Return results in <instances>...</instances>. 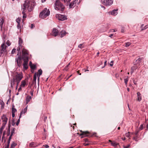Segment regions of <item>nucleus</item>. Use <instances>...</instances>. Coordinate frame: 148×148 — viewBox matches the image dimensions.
Here are the masks:
<instances>
[{
  "label": "nucleus",
  "instance_id": "f257e3e1",
  "mask_svg": "<svg viewBox=\"0 0 148 148\" xmlns=\"http://www.w3.org/2000/svg\"><path fill=\"white\" fill-rule=\"evenodd\" d=\"M23 77V76L22 73H18L16 72H15L14 75V76L13 77V78L11 80L10 84L11 88H13V86L14 85L15 82H16L17 83L16 88V89L19 83L22 79Z\"/></svg>",
  "mask_w": 148,
  "mask_h": 148
},
{
  "label": "nucleus",
  "instance_id": "f03ea898",
  "mask_svg": "<svg viewBox=\"0 0 148 148\" xmlns=\"http://www.w3.org/2000/svg\"><path fill=\"white\" fill-rule=\"evenodd\" d=\"M30 1L28 0H26L25 1V3L23 4V6L22 7V10H26L27 8L28 9L30 7ZM31 6L30 8V9H29L28 11H31L33 7L36 5V3L34 1H32L31 3Z\"/></svg>",
  "mask_w": 148,
  "mask_h": 148
},
{
  "label": "nucleus",
  "instance_id": "7ed1b4c3",
  "mask_svg": "<svg viewBox=\"0 0 148 148\" xmlns=\"http://www.w3.org/2000/svg\"><path fill=\"white\" fill-rule=\"evenodd\" d=\"M55 9L57 10L63 12L64 9V6L59 0H56L54 4Z\"/></svg>",
  "mask_w": 148,
  "mask_h": 148
},
{
  "label": "nucleus",
  "instance_id": "20e7f679",
  "mask_svg": "<svg viewBox=\"0 0 148 148\" xmlns=\"http://www.w3.org/2000/svg\"><path fill=\"white\" fill-rule=\"evenodd\" d=\"M50 12L49 9L45 8L40 13L39 17L42 19L45 18L49 15Z\"/></svg>",
  "mask_w": 148,
  "mask_h": 148
},
{
  "label": "nucleus",
  "instance_id": "39448f33",
  "mask_svg": "<svg viewBox=\"0 0 148 148\" xmlns=\"http://www.w3.org/2000/svg\"><path fill=\"white\" fill-rule=\"evenodd\" d=\"M7 47V46L5 45V42L1 44L0 49V56L1 57L3 56L5 53L6 52V49Z\"/></svg>",
  "mask_w": 148,
  "mask_h": 148
},
{
  "label": "nucleus",
  "instance_id": "423d86ee",
  "mask_svg": "<svg viewBox=\"0 0 148 148\" xmlns=\"http://www.w3.org/2000/svg\"><path fill=\"white\" fill-rule=\"evenodd\" d=\"M103 4L106 6H110L112 4L113 0H101Z\"/></svg>",
  "mask_w": 148,
  "mask_h": 148
},
{
  "label": "nucleus",
  "instance_id": "0eeeda50",
  "mask_svg": "<svg viewBox=\"0 0 148 148\" xmlns=\"http://www.w3.org/2000/svg\"><path fill=\"white\" fill-rule=\"evenodd\" d=\"M56 17L59 20L64 21L67 19L66 16L60 14H56Z\"/></svg>",
  "mask_w": 148,
  "mask_h": 148
},
{
  "label": "nucleus",
  "instance_id": "6e6552de",
  "mask_svg": "<svg viewBox=\"0 0 148 148\" xmlns=\"http://www.w3.org/2000/svg\"><path fill=\"white\" fill-rule=\"evenodd\" d=\"M52 35L55 36H56L58 35V30L56 28H53L52 31Z\"/></svg>",
  "mask_w": 148,
  "mask_h": 148
},
{
  "label": "nucleus",
  "instance_id": "1a4fd4ad",
  "mask_svg": "<svg viewBox=\"0 0 148 148\" xmlns=\"http://www.w3.org/2000/svg\"><path fill=\"white\" fill-rule=\"evenodd\" d=\"M3 123L6 124L8 120V119L5 115H3L1 118Z\"/></svg>",
  "mask_w": 148,
  "mask_h": 148
},
{
  "label": "nucleus",
  "instance_id": "9d476101",
  "mask_svg": "<svg viewBox=\"0 0 148 148\" xmlns=\"http://www.w3.org/2000/svg\"><path fill=\"white\" fill-rule=\"evenodd\" d=\"M82 132V133L80 134L81 136H83L84 137L88 136V134L89 132L88 131Z\"/></svg>",
  "mask_w": 148,
  "mask_h": 148
},
{
  "label": "nucleus",
  "instance_id": "9b49d317",
  "mask_svg": "<svg viewBox=\"0 0 148 148\" xmlns=\"http://www.w3.org/2000/svg\"><path fill=\"white\" fill-rule=\"evenodd\" d=\"M27 106L26 107H25L24 109L22 110L21 112L20 113V114L19 116V118H20L21 117V116L22 114H25L27 112Z\"/></svg>",
  "mask_w": 148,
  "mask_h": 148
},
{
  "label": "nucleus",
  "instance_id": "f8f14e48",
  "mask_svg": "<svg viewBox=\"0 0 148 148\" xmlns=\"http://www.w3.org/2000/svg\"><path fill=\"white\" fill-rule=\"evenodd\" d=\"M137 100L139 101H140L142 99L141 95L139 92H137Z\"/></svg>",
  "mask_w": 148,
  "mask_h": 148
},
{
  "label": "nucleus",
  "instance_id": "ddd939ff",
  "mask_svg": "<svg viewBox=\"0 0 148 148\" xmlns=\"http://www.w3.org/2000/svg\"><path fill=\"white\" fill-rule=\"evenodd\" d=\"M66 33V32L65 31H62L61 32L60 34H59V35L60 36L61 38H62L64 36Z\"/></svg>",
  "mask_w": 148,
  "mask_h": 148
},
{
  "label": "nucleus",
  "instance_id": "4468645a",
  "mask_svg": "<svg viewBox=\"0 0 148 148\" xmlns=\"http://www.w3.org/2000/svg\"><path fill=\"white\" fill-rule=\"evenodd\" d=\"M23 59L24 60V62H27L28 61V56H23Z\"/></svg>",
  "mask_w": 148,
  "mask_h": 148
},
{
  "label": "nucleus",
  "instance_id": "2eb2a0df",
  "mask_svg": "<svg viewBox=\"0 0 148 148\" xmlns=\"http://www.w3.org/2000/svg\"><path fill=\"white\" fill-rule=\"evenodd\" d=\"M21 59V58L20 56H18V58L16 59L15 61L17 62V64L18 66H19L20 61Z\"/></svg>",
  "mask_w": 148,
  "mask_h": 148
},
{
  "label": "nucleus",
  "instance_id": "dca6fc26",
  "mask_svg": "<svg viewBox=\"0 0 148 148\" xmlns=\"http://www.w3.org/2000/svg\"><path fill=\"white\" fill-rule=\"evenodd\" d=\"M118 10H114L111 12V14L112 15L115 16L116 15L118 12H117Z\"/></svg>",
  "mask_w": 148,
  "mask_h": 148
},
{
  "label": "nucleus",
  "instance_id": "f3484780",
  "mask_svg": "<svg viewBox=\"0 0 148 148\" xmlns=\"http://www.w3.org/2000/svg\"><path fill=\"white\" fill-rule=\"evenodd\" d=\"M26 83L25 80H23L21 81V84L20 86L22 87H24L26 85Z\"/></svg>",
  "mask_w": 148,
  "mask_h": 148
},
{
  "label": "nucleus",
  "instance_id": "a211bd4d",
  "mask_svg": "<svg viewBox=\"0 0 148 148\" xmlns=\"http://www.w3.org/2000/svg\"><path fill=\"white\" fill-rule=\"evenodd\" d=\"M32 97L30 96H27L26 99V104H27L28 103V102L30 101V100L31 99Z\"/></svg>",
  "mask_w": 148,
  "mask_h": 148
},
{
  "label": "nucleus",
  "instance_id": "6ab92c4d",
  "mask_svg": "<svg viewBox=\"0 0 148 148\" xmlns=\"http://www.w3.org/2000/svg\"><path fill=\"white\" fill-rule=\"evenodd\" d=\"M10 125H9L8 126V128L7 129L6 134L8 136H9L10 135Z\"/></svg>",
  "mask_w": 148,
  "mask_h": 148
},
{
  "label": "nucleus",
  "instance_id": "aec40b11",
  "mask_svg": "<svg viewBox=\"0 0 148 148\" xmlns=\"http://www.w3.org/2000/svg\"><path fill=\"white\" fill-rule=\"evenodd\" d=\"M137 68V67L136 66H133L131 68V71L130 72V73L132 75V73L134 72L136 70V69Z\"/></svg>",
  "mask_w": 148,
  "mask_h": 148
},
{
  "label": "nucleus",
  "instance_id": "412c9836",
  "mask_svg": "<svg viewBox=\"0 0 148 148\" xmlns=\"http://www.w3.org/2000/svg\"><path fill=\"white\" fill-rule=\"evenodd\" d=\"M23 56H28V53L27 50L23 49L22 51Z\"/></svg>",
  "mask_w": 148,
  "mask_h": 148
},
{
  "label": "nucleus",
  "instance_id": "4be33fe9",
  "mask_svg": "<svg viewBox=\"0 0 148 148\" xmlns=\"http://www.w3.org/2000/svg\"><path fill=\"white\" fill-rule=\"evenodd\" d=\"M28 63L24 62L23 65V68L24 69H27L28 68Z\"/></svg>",
  "mask_w": 148,
  "mask_h": 148
},
{
  "label": "nucleus",
  "instance_id": "5701e85b",
  "mask_svg": "<svg viewBox=\"0 0 148 148\" xmlns=\"http://www.w3.org/2000/svg\"><path fill=\"white\" fill-rule=\"evenodd\" d=\"M3 22H4V21H3V19L2 18L0 20V26L1 27V29H2V26H3Z\"/></svg>",
  "mask_w": 148,
  "mask_h": 148
},
{
  "label": "nucleus",
  "instance_id": "b1692460",
  "mask_svg": "<svg viewBox=\"0 0 148 148\" xmlns=\"http://www.w3.org/2000/svg\"><path fill=\"white\" fill-rule=\"evenodd\" d=\"M23 41L21 38H19V40L18 41V44L19 45V46L21 47V44L22 43Z\"/></svg>",
  "mask_w": 148,
  "mask_h": 148
},
{
  "label": "nucleus",
  "instance_id": "393cba45",
  "mask_svg": "<svg viewBox=\"0 0 148 148\" xmlns=\"http://www.w3.org/2000/svg\"><path fill=\"white\" fill-rule=\"evenodd\" d=\"M74 3L72 2H71L69 4V7L70 8L74 7Z\"/></svg>",
  "mask_w": 148,
  "mask_h": 148
},
{
  "label": "nucleus",
  "instance_id": "a878e982",
  "mask_svg": "<svg viewBox=\"0 0 148 148\" xmlns=\"http://www.w3.org/2000/svg\"><path fill=\"white\" fill-rule=\"evenodd\" d=\"M111 144L112 146L115 147L117 145H118V143H117L116 142L114 141L112 142L111 143Z\"/></svg>",
  "mask_w": 148,
  "mask_h": 148
},
{
  "label": "nucleus",
  "instance_id": "bb28decb",
  "mask_svg": "<svg viewBox=\"0 0 148 148\" xmlns=\"http://www.w3.org/2000/svg\"><path fill=\"white\" fill-rule=\"evenodd\" d=\"M22 10V13L23 14V18H26L27 16H26V15L25 14V10Z\"/></svg>",
  "mask_w": 148,
  "mask_h": 148
},
{
  "label": "nucleus",
  "instance_id": "cd10ccee",
  "mask_svg": "<svg viewBox=\"0 0 148 148\" xmlns=\"http://www.w3.org/2000/svg\"><path fill=\"white\" fill-rule=\"evenodd\" d=\"M31 68L33 70H34L36 68V66L34 64L30 65Z\"/></svg>",
  "mask_w": 148,
  "mask_h": 148
},
{
  "label": "nucleus",
  "instance_id": "c85d7f7f",
  "mask_svg": "<svg viewBox=\"0 0 148 148\" xmlns=\"http://www.w3.org/2000/svg\"><path fill=\"white\" fill-rule=\"evenodd\" d=\"M16 111V110L14 108V106H13L12 108V113H14Z\"/></svg>",
  "mask_w": 148,
  "mask_h": 148
},
{
  "label": "nucleus",
  "instance_id": "c756f323",
  "mask_svg": "<svg viewBox=\"0 0 148 148\" xmlns=\"http://www.w3.org/2000/svg\"><path fill=\"white\" fill-rule=\"evenodd\" d=\"M29 146L31 147H35L36 146V145L34 143L32 142L30 143Z\"/></svg>",
  "mask_w": 148,
  "mask_h": 148
},
{
  "label": "nucleus",
  "instance_id": "7c9ffc66",
  "mask_svg": "<svg viewBox=\"0 0 148 148\" xmlns=\"http://www.w3.org/2000/svg\"><path fill=\"white\" fill-rule=\"evenodd\" d=\"M15 128H13L11 130L10 135L12 136L13 134L15 133Z\"/></svg>",
  "mask_w": 148,
  "mask_h": 148
},
{
  "label": "nucleus",
  "instance_id": "2f4dec72",
  "mask_svg": "<svg viewBox=\"0 0 148 148\" xmlns=\"http://www.w3.org/2000/svg\"><path fill=\"white\" fill-rule=\"evenodd\" d=\"M42 70L41 69H39L38 71V72L39 75V76L38 77V80H39V76L42 74Z\"/></svg>",
  "mask_w": 148,
  "mask_h": 148
},
{
  "label": "nucleus",
  "instance_id": "473e14b6",
  "mask_svg": "<svg viewBox=\"0 0 148 148\" xmlns=\"http://www.w3.org/2000/svg\"><path fill=\"white\" fill-rule=\"evenodd\" d=\"M36 73H35L33 77V81L35 83H36Z\"/></svg>",
  "mask_w": 148,
  "mask_h": 148
},
{
  "label": "nucleus",
  "instance_id": "72a5a7b5",
  "mask_svg": "<svg viewBox=\"0 0 148 148\" xmlns=\"http://www.w3.org/2000/svg\"><path fill=\"white\" fill-rule=\"evenodd\" d=\"M16 144L13 142L11 145V147H12V148H14L15 146L16 145Z\"/></svg>",
  "mask_w": 148,
  "mask_h": 148
},
{
  "label": "nucleus",
  "instance_id": "f704fd0d",
  "mask_svg": "<svg viewBox=\"0 0 148 148\" xmlns=\"http://www.w3.org/2000/svg\"><path fill=\"white\" fill-rule=\"evenodd\" d=\"M131 44V43L130 42H127L125 43V46L126 47H128Z\"/></svg>",
  "mask_w": 148,
  "mask_h": 148
},
{
  "label": "nucleus",
  "instance_id": "c9c22d12",
  "mask_svg": "<svg viewBox=\"0 0 148 148\" xmlns=\"http://www.w3.org/2000/svg\"><path fill=\"white\" fill-rule=\"evenodd\" d=\"M6 124H3V123L2 124V126H1V128L0 129L1 130H3L4 129L5 127V125Z\"/></svg>",
  "mask_w": 148,
  "mask_h": 148
},
{
  "label": "nucleus",
  "instance_id": "e433bc0d",
  "mask_svg": "<svg viewBox=\"0 0 148 148\" xmlns=\"http://www.w3.org/2000/svg\"><path fill=\"white\" fill-rule=\"evenodd\" d=\"M141 59L140 58H138L137 59L136 61V62L137 63V64H139L141 61Z\"/></svg>",
  "mask_w": 148,
  "mask_h": 148
},
{
  "label": "nucleus",
  "instance_id": "4c0bfd02",
  "mask_svg": "<svg viewBox=\"0 0 148 148\" xmlns=\"http://www.w3.org/2000/svg\"><path fill=\"white\" fill-rule=\"evenodd\" d=\"M6 44L8 45V46H9L10 45L11 43L9 40H7L6 42Z\"/></svg>",
  "mask_w": 148,
  "mask_h": 148
},
{
  "label": "nucleus",
  "instance_id": "58836bf2",
  "mask_svg": "<svg viewBox=\"0 0 148 148\" xmlns=\"http://www.w3.org/2000/svg\"><path fill=\"white\" fill-rule=\"evenodd\" d=\"M16 21L18 23H20V18H18L16 19Z\"/></svg>",
  "mask_w": 148,
  "mask_h": 148
},
{
  "label": "nucleus",
  "instance_id": "ea45409f",
  "mask_svg": "<svg viewBox=\"0 0 148 148\" xmlns=\"http://www.w3.org/2000/svg\"><path fill=\"white\" fill-rule=\"evenodd\" d=\"M148 28V24L147 25H146V26H145L144 27V28L142 29H141V31H143L144 29H146L147 28Z\"/></svg>",
  "mask_w": 148,
  "mask_h": 148
},
{
  "label": "nucleus",
  "instance_id": "a19ab883",
  "mask_svg": "<svg viewBox=\"0 0 148 148\" xmlns=\"http://www.w3.org/2000/svg\"><path fill=\"white\" fill-rule=\"evenodd\" d=\"M125 136L127 137H130V132H128L126 133L125 134Z\"/></svg>",
  "mask_w": 148,
  "mask_h": 148
},
{
  "label": "nucleus",
  "instance_id": "79ce46f5",
  "mask_svg": "<svg viewBox=\"0 0 148 148\" xmlns=\"http://www.w3.org/2000/svg\"><path fill=\"white\" fill-rule=\"evenodd\" d=\"M128 81V79H124V82L126 85H127Z\"/></svg>",
  "mask_w": 148,
  "mask_h": 148
},
{
  "label": "nucleus",
  "instance_id": "37998d69",
  "mask_svg": "<svg viewBox=\"0 0 148 148\" xmlns=\"http://www.w3.org/2000/svg\"><path fill=\"white\" fill-rule=\"evenodd\" d=\"M16 50V49L14 48L13 49L11 52V53L12 54H13L15 52Z\"/></svg>",
  "mask_w": 148,
  "mask_h": 148
},
{
  "label": "nucleus",
  "instance_id": "c03bdc74",
  "mask_svg": "<svg viewBox=\"0 0 148 148\" xmlns=\"http://www.w3.org/2000/svg\"><path fill=\"white\" fill-rule=\"evenodd\" d=\"M130 146V145H128L126 146H124V148H128Z\"/></svg>",
  "mask_w": 148,
  "mask_h": 148
},
{
  "label": "nucleus",
  "instance_id": "a18cd8bd",
  "mask_svg": "<svg viewBox=\"0 0 148 148\" xmlns=\"http://www.w3.org/2000/svg\"><path fill=\"white\" fill-rule=\"evenodd\" d=\"M82 44H80L78 46V47H79L80 48H82L83 47H82Z\"/></svg>",
  "mask_w": 148,
  "mask_h": 148
},
{
  "label": "nucleus",
  "instance_id": "49530a36",
  "mask_svg": "<svg viewBox=\"0 0 148 148\" xmlns=\"http://www.w3.org/2000/svg\"><path fill=\"white\" fill-rule=\"evenodd\" d=\"M20 119L19 118V119L18 120V121H17V122L16 123V125H18V124L19 123V122H20Z\"/></svg>",
  "mask_w": 148,
  "mask_h": 148
},
{
  "label": "nucleus",
  "instance_id": "de8ad7c7",
  "mask_svg": "<svg viewBox=\"0 0 148 148\" xmlns=\"http://www.w3.org/2000/svg\"><path fill=\"white\" fill-rule=\"evenodd\" d=\"M69 64H70V63H69V64H68L67 65H66V67H65V70H67V68H68V66H69Z\"/></svg>",
  "mask_w": 148,
  "mask_h": 148
},
{
  "label": "nucleus",
  "instance_id": "09e8293b",
  "mask_svg": "<svg viewBox=\"0 0 148 148\" xmlns=\"http://www.w3.org/2000/svg\"><path fill=\"white\" fill-rule=\"evenodd\" d=\"M5 134H6V132L5 131H4L3 132V136H2V139L3 138V137H4V136H5Z\"/></svg>",
  "mask_w": 148,
  "mask_h": 148
},
{
  "label": "nucleus",
  "instance_id": "8fccbe9b",
  "mask_svg": "<svg viewBox=\"0 0 148 148\" xmlns=\"http://www.w3.org/2000/svg\"><path fill=\"white\" fill-rule=\"evenodd\" d=\"M143 125L142 124L140 125V126L139 127V129L140 130H142L143 129Z\"/></svg>",
  "mask_w": 148,
  "mask_h": 148
},
{
  "label": "nucleus",
  "instance_id": "3c124183",
  "mask_svg": "<svg viewBox=\"0 0 148 148\" xmlns=\"http://www.w3.org/2000/svg\"><path fill=\"white\" fill-rule=\"evenodd\" d=\"M12 135H10V136H9V137L8 138V140H10V141L11 138H12Z\"/></svg>",
  "mask_w": 148,
  "mask_h": 148
},
{
  "label": "nucleus",
  "instance_id": "603ef678",
  "mask_svg": "<svg viewBox=\"0 0 148 148\" xmlns=\"http://www.w3.org/2000/svg\"><path fill=\"white\" fill-rule=\"evenodd\" d=\"M34 24H31V29H32L34 27Z\"/></svg>",
  "mask_w": 148,
  "mask_h": 148
},
{
  "label": "nucleus",
  "instance_id": "864d4df0",
  "mask_svg": "<svg viewBox=\"0 0 148 148\" xmlns=\"http://www.w3.org/2000/svg\"><path fill=\"white\" fill-rule=\"evenodd\" d=\"M113 61H111L110 62V65L111 66H112L113 65Z\"/></svg>",
  "mask_w": 148,
  "mask_h": 148
},
{
  "label": "nucleus",
  "instance_id": "5fc2aeb1",
  "mask_svg": "<svg viewBox=\"0 0 148 148\" xmlns=\"http://www.w3.org/2000/svg\"><path fill=\"white\" fill-rule=\"evenodd\" d=\"M20 47L19 46V47H18L17 49V50L18 51H19L20 50V47Z\"/></svg>",
  "mask_w": 148,
  "mask_h": 148
},
{
  "label": "nucleus",
  "instance_id": "6e6d98bb",
  "mask_svg": "<svg viewBox=\"0 0 148 148\" xmlns=\"http://www.w3.org/2000/svg\"><path fill=\"white\" fill-rule=\"evenodd\" d=\"M21 88H22V87H21V86H20V87L19 88H18V91H20L21 90H22Z\"/></svg>",
  "mask_w": 148,
  "mask_h": 148
},
{
  "label": "nucleus",
  "instance_id": "4d7b16f0",
  "mask_svg": "<svg viewBox=\"0 0 148 148\" xmlns=\"http://www.w3.org/2000/svg\"><path fill=\"white\" fill-rule=\"evenodd\" d=\"M89 145V143H84V145L85 146H87L88 145Z\"/></svg>",
  "mask_w": 148,
  "mask_h": 148
},
{
  "label": "nucleus",
  "instance_id": "13d9d810",
  "mask_svg": "<svg viewBox=\"0 0 148 148\" xmlns=\"http://www.w3.org/2000/svg\"><path fill=\"white\" fill-rule=\"evenodd\" d=\"M12 117H14L15 116V114L14 113H12Z\"/></svg>",
  "mask_w": 148,
  "mask_h": 148
},
{
  "label": "nucleus",
  "instance_id": "bf43d9fd",
  "mask_svg": "<svg viewBox=\"0 0 148 148\" xmlns=\"http://www.w3.org/2000/svg\"><path fill=\"white\" fill-rule=\"evenodd\" d=\"M77 0H74L73 1V2L75 4L76 2H77Z\"/></svg>",
  "mask_w": 148,
  "mask_h": 148
},
{
  "label": "nucleus",
  "instance_id": "052dcab7",
  "mask_svg": "<svg viewBox=\"0 0 148 148\" xmlns=\"http://www.w3.org/2000/svg\"><path fill=\"white\" fill-rule=\"evenodd\" d=\"M45 147L46 148H48L49 147V146L47 145H45Z\"/></svg>",
  "mask_w": 148,
  "mask_h": 148
},
{
  "label": "nucleus",
  "instance_id": "680f3d73",
  "mask_svg": "<svg viewBox=\"0 0 148 148\" xmlns=\"http://www.w3.org/2000/svg\"><path fill=\"white\" fill-rule=\"evenodd\" d=\"M143 26H144V24H142L141 25V27H140V28L141 29H142L144 28L143 27Z\"/></svg>",
  "mask_w": 148,
  "mask_h": 148
},
{
  "label": "nucleus",
  "instance_id": "e2e57ef3",
  "mask_svg": "<svg viewBox=\"0 0 148 148\" xmlns=\"http://www.w3.org/2000/svg\"><path fill=\"white\" fill-rule=\"evenodd\" d=\"M3 130H1L0 129V135L1 136L3 132Z\"/></svg>",
  "mask_w": 148,
  "mask_h": 148
},
{
  "label": "nucleus",
  "instance_id": "0e129e2a",
  "mask_svg": "<svg viewBox=\"0 0 148 148\" xmlns=\"http://www.w3.org/2000/svg\"><path fill=\"white\" fill-rule=\"evenodd\" d=\"M106 63H107V61L106 60L105 62H104V66H106Z\"/></svg>",
  "mask_w": 148,
  "mask_h": 148
},
{
  "label": "nucleus",
  "instance_id": "69168bd1",
  "mask_svg": "<svg viewBox=\"0 0 148 148\" xmlns=\"http://www.w3.org/2000/svg\"><path fill=\"white\" fill-rule=\"evenodd\" d=\"M101 7L103 8L104 10H105V8L104 6L103 5H101Z\"/></svg>",
  "mask_w": 148,
  "mask_h": 148
},
{
  "label": "nucleus",
  "instance_id": "338daca9",
  "mask_svg": "<svg viewBox=\"0 0 148 148\" xmlns=\"http://www.w3.org/2000/svg\"><path fill=\"white\" fill-rule=\"evenodd\" d=\"M77 73L79 75H81V73H80L79 72V71H77Z\"/></svg>",
  "mask_w": 148,
  "mask_h": 148
},
{
  "label": "nucleus",
  "instance_id": "774afa93",
  "mask_svg": "<svg viewBox=\"0 0 148 148\" xmlns=\"http://www.w3.org/2000/svg\"><path fill=\"white\" fill-rule=\"evenodd\" d=\"M9 146L8 145H7L5 147V148H9Z\"/></svg>",
  "mask_w": 148,
  "mask_h": 148
}]
</instances>
